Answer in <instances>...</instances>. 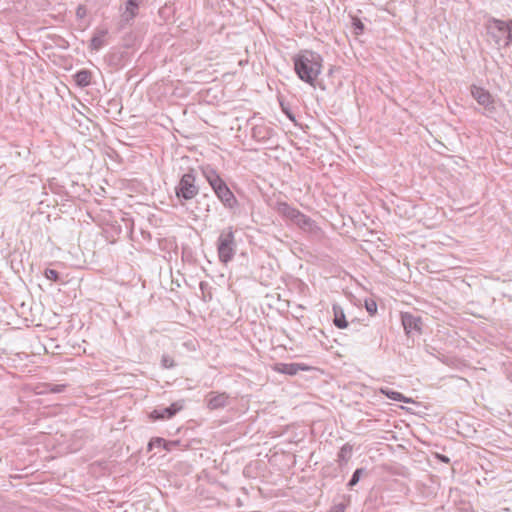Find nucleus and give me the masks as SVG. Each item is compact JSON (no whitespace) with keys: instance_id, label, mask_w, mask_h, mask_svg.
Returning a JSON list of instances; mask_svg holds the SVG:
<instances>
[{"instance_id":"cd10ccee","label":"nucleus","mask_w":512,"mask_h":512,"mask_svg":"<svg viewBox=\"0 0 512 512\" xmlns=\"http://www.w3.org/2000/svg\"><path fill=\"white\" fill-rule=\"evenodd\" d=\"M440 459L443 461V462H448L449 459L446 457V456H440Z\"/></svg>"},{"instance_id":"5701e85b","label":"nucleus","mask_w":512,"mask_h":512,"mask_svg":"<svg viewBox=\"0 0 512 512\" xmlns=\"http://www.w3.org/2000/svg\"><path fill=\"white\" fill-rule=\"evenodd\" d=\"M45 277L52 281H57L59 278V274L54 269H46L45 270Z\"/></svg>"},{"instance_id":"6e6552de","label":"nucleus","mask_w":512,"mask_h":512,"mask_svg":"<svg viewBox=\"0 0 512 512\" xmlns=\"http://www.w3.org/2000/svg\"><path fill=\"white\" fill-rule=\"evenodd\" d=\"M401 319L404 330L407 334H410L413 331L419 332L421 330L422 321L419 316L406 312L402 313Z\"/></svg>"},{"instance_id":"c756f323","label":"nucleus","mask_w":512,"mask_h":512,"mask_svg":"<svg viewBox=\"0 0 512 512\" xmlns=\"http://www.w3.org/2000/svg\"><path fill=\"white\" fill-rule=\"evenodd\" d=\"M287 115H288V117H289L291 120H293V119H294V118H293V116H292L291 114H287Z\"/></svg>"},{"instance_id":"0eeeda50","label":"nucleus","mask_w":512,"mask_h":512,"mask_svg":"<svg viewBox=\"0 0 512 512\" xmlns=\"http://www.w3.org/2000/svg\"><path fill=\"white\" fill-rule=\"evenodd\" d=\"M311 368L303 363H277L274 366V370L276 372L287 374V375H296L299 371H309Z\"/></svg>"},{"instance_id":"a211bd4d","label":"nucleus","mask_w":512,"mask_h":512,"mask_svg":"<svg viewBox=\"0 0 512 512\" xmlns=\"http://www.w3.org/2000/svg\"><path fill=\"white\" fill-rule=\"evenodd\" d=\"M75 81L77 85L86 87L91 83V72L88 70H81L75 74Z\"/></svg>"},{"instance_id":"7ed1b4c3","label":"nucleus","mask_w":512,"mask_h":512,"mask_svg":"<svg viewBox=\"0 0 512 512\" xmlns=\"http://www.w3.org/2000/svg\"><path fill=\"white\" fill-rule=\"evenodd\" d=\"M217 252L222 263L227 264L233 259L236 252V241L232 227L221 231L217 241Z\"/></svg>"},{"instance_id":"6ab92c4d","label":"nucleus","mask_w":512,"mask_h":512,"mask_svg":"<svg viewBox=\"0 0 512 512\" xmlns=\"http://www.w3.org/2000/svg\"><path fill=\"white\" fill-rule=\"evenodd\" d=\"M169 443H167L163 438L156 437L150 440L148 444V449L152 450L154 447H164L166 450H170L168 447Z\"/></svg>"},{"instance_id":"f3484780","label":"nucleus","mask_w":512,"mask_h":512,"mask_svg":"<svg viewBox=\"0 0 512 512\" xmlns=\"http://www.w3.org/2000/svg\"><path fill=\"white\" fill-rule=\"evenodd\" d=\"M493 25L494 27L502 32L507 31L508 32V40L509 42H512V21L505 22L498 19H493Z\"/></svg>"},{"instance_id":"4be33fe9","label":"nucleus","mask_w":512,"mask_h":512,"mask_svg":"<svg viewBox=\"0 0 512 512\" xmlns=\"http://www.w3.org/2000/svg\"><path fill=\"white\" fill-rule=\"evenodd\" d=\"M161 364L164 368H172L175 366V362H174L173 358L169 355L162 356Z\"/></svg>"},{"instance_id":"9b49d317","label":"nucleus","mask_w":512,"mask_h":512,"mask_svg":"<svg viewBox=\"0 0 512 512\" xmlns=\"http://www.w3.org/2000/svg\"><path fill=\"white\" fill-rule=\"evenodd\" d=\"M107 34V29H96L90 41V49L95 51L100 50L105 45Z\"/></svg>"},{"instance_id":"bb28decb","label":"nucleus","mask_w":512,"mask_h":512,"mask_svg":"<svg viewBox=\"0 0 512 512\" xmlns=\"http://www.w3.org/2000/svg\"><path fill=\"white\" fill-rule=\"evenodd\" d=\"M345 508H346V507H345V505H344V504H342V503H340V504L335 505V506L332 508L331 512H344V511H345Z\"/></svg>"},{"instance_id":"f03ea898","label":"nucleus","mask_w":512,"mask_h":512,"mask_svg":"<svg viewBox=\"0 0 512 512\" xmlns=\"http://www.w3.org/2000/svg\"><path fill=\"white\" fill-rule=\"evenodd\" d=\"M203 175L224 206L233 208L236 205L237 200L227 184L216 172V170L207 167L203 170Z\"/></svg>"},{"instance_id":"423d86ee","label":"nucleus","mask_w":512,"mask_h":512,"mask_svg":"<svg viewBox=\"0 0 512 512\" xmlns=\"http://www.w3.org/2000/svg\"><path fill=\"white\" fill-rule=\"evenodd\" d=\"M182 408H183V404L182 403L175 402V403L171 404L169 407H165V408H161V409H155L150 414V417L153 420L169 419V418L173 417Z\"/></svg>"},{"instance_id":"1a4fd4ad","label":"nucleus","mask_w":512,"mask_h":512,"mask_svg":"<svg viewBox=\"0 0 512 512\" xmlns=\"http://www.w3.org/2000/svg\"><path fill=\"white\" fill-rule=\"evenodd\" d=\"M144 0H127L122 14L123 21L130 22L138 15V9Z\"/></svg>"},{"instance_id":"aec40b11","label":"nucleus","mask_w":512,"mask_h":512,"mask_svg":"<svg viewBox=\"0 0 512 512\" xmlns=\"http://www.w3.org/2000/svg\"><path fill=\"white\" fill-rule=\"evenodd\" d=\"M351 452H352V446L349 445V444H345L340 449V451L338 453V458L340 460L347 461V459L349 458Z\"/></svg>"},{"instance_id":"2eb2a0df","label":"nucleus","mask_w":512,"mask_h":512,"mask_svg":"<svg viewBox=\"0 0 512 512\" xmlns=\"http://www.w3.org/2000/svg\"><path fill=\"white\" fill-rule=\"evenodd\" d=\"M380 391H381L382 394L386 395L389 399H392V400H395V401L404 402V403H411L412 402L411 399L405 397L400 392L393 391V390H390L388 388H381Z\"/></svg>"},{"instance_id":"412c9836","label":"nucleus","mask_w":512,"mask_h":512,"mask_svg":"<svg viewBox=\"0 0 512 512\" xmlns=\"http://www.w3.org/2000/svg\"><path fill=\"white\" fill-rule=\"evenodd\" d=\"M364 469L363 468H358L354 471L350 481L348 482V487L349 488H352L353 486H355L359 480H360V477L363 473Z\"/></svg>"},{"instance_id":"dca6fc26","label":"nucleus","mask_w":512,"mask_h":512,"mask_svg":"<svg viewBox=\"0 0 512 512\" xmlns=\"http://www.w3.org/2000/svg\"><path fill=\"white\" fill-rule=\"evenodd\" d=\"M292 222L303 229H311L313 224V221L299 210Z\"/></svg>"},{"instance_id":"39448f33","label":"nucleus","mask_w":512,"mask_h":512,"mask_svg":"<svg viewBox=\"0 0 512 512\" xmlns=\"http://www.w3.org/2000/svg\"><path fill=\"white\" fill-rule=\"evenodd\" d=\"M207 407L210 410L224 408L229 403V395L225 392L215 393L211 392L206 397Z\"/></svg>"},{"instance_id":"f8f14e48","label":"nucleus","mask_w":512,"mask_h":512,"mask_svg":"<svg viewBox=\"0 0 512 512\" xmlns=\"http://www.w3.org/2000/svg\"><path fill=\"white\" fill-rule=\"evenodd\" d=\"M333 313H334L333 323L335 324V326L338 327L339 329L346 328L348 326V322L346 321L343 309L339 305L334 304L333 305Z\"/></svg>"},{"instance_id":"4468645a","label":"nucleus","mask_w":512,"mask_h":512,"mask_svg":"<svg viewBox=\"0 0 512 512\" xmlns=\"http://www.w3.org/2000/svg\"><path fill=\"white\" fill-rule=\"evenodd\" d=\"M270 135V130L263 125L252 128V137L257 141H265L270 138Z\"/></svg>"},{"instance_id":"b1692460","label":"nucleus","mask_w":512,"mask_h":512,"mask_svg":"<svg viewBox=\"0 0 512 512\" xmlns=\"http://www.w3.org/2000/svg\"><path fill=\"white\" fill-rule=\"evenodd\" d=\"M366 310L370 315H373L377 312V304L374 301H366L365 303Z\"/></svg>"},{"instance_id":"a878e982","label":"nucleus","mask_w":512,"mask_h":512,"mask_svg":"<svg viewBox=\"0 0 512 512\" xmlns=\"http://www.w3.org/2000/svg\"><path fill=\"white\" fill-rule=\"evenodd\" d=\"M64 389H65V385H63V384H56V385H51L49 390L52 393H60V392H63Z\"/></svg>"},{"instance_id":"20e7f679","label":"nucleus","mask_w":512,"mask_h":512,"mask_svg":"<svg viewBox=\"0 0 512 512\" xmlns=\"http://www.w3.org/2000/svg\"><path fill=\"white\" fill-rule=\"evenodd\" d=\"M198 187L195 184V176L192 172L185 173L175 188L179 200H191L198 194Z\"/></svg>"},{"instance_id":"c85d7f7f","label":"nucleus","mask_w":512,"mask_h":512,"mask_svg":"<svg viewBox=\"0 0 512 512\" xmlns=\"http://www.w3.org/2000/svg\"><path fill=\"white\" fill-rule=\"evenodd\" d=\"M357 28H359V29H363V24H362L361 22H359V23L357 24Z\"/></svg>"},{"instance_id":"393cba45","label":"nucleus","mask_w":512,"mask_h":512,"mask_svg":"<svg viewBox=\"0 0 512 512\" xmlns=\"http://www.w3.org/2000/svg\"><path fill=\"white\" fill-rule=\"evenodd\" d=\"M87 14V9L83 5H79L76 9V16L79 19H83Z\"/></svg>"},{"instance_id":"9d476101","label":"nucleus","mask_w":512,"mask_h":512,"mask_svg":"<svg viewBox=\"0 0 512 512\" xmlns=\"http://www.w3.org/2000/svg\"><path fill=\"white\" fill-rule=\"evenodd\" d=\"M471 94L473 98L484 107H488L492 104L490 93L481 87L473 86L471 88Z\"/></svg>"},{"instance_id":"ddd939ff","label":"nucleus","mask_w":512,"mask_h":512,"mask_svg":"<svg viewBox=\"0 0 512 512\" xmlns=\"http://www.w3.org/2000/svg\"><path fill=\"white\" fill-rule=\"evenodd\" d=\"M277 212L283 217L292 221L297 215L298 210L291 207L285 202H279L277 204Z\"/></svg>"},{"instance_id":"f257e3e1","label":"nucleus","mask_w":512,"mask_h":512,"mask_svg":"<svg viewBox=\"0 0 512 512\" xmlns=\"http://www.w3.org/2000/svg\"><path fill=\"white\" fill-rule=\"evenodd\" d=\"M322 57L313 51L304 50L294 57V68L298 77L313 85L322 70Z\"/></svg>"}]
</instances>
